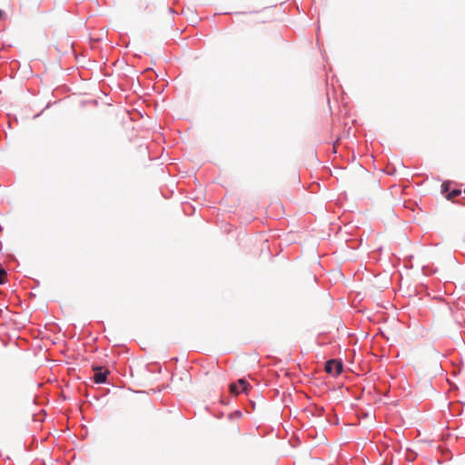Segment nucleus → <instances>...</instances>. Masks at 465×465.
<instances>
[{"label": "nucleus", "mask_w": 465, "mask_h": 465, "mask_svg": "<svg viewBox=\"0 0 465 465\" xmlns=\"http://www.w3.org/2000/svg\"><path fill=\"white\" fill-rule=\"evenodd\" d=\"M343 365L341 361L329 360L325 363V371L331 375L338 376L342 371Z\"/></svg>", "instance_id": "obj_1"}, {"label": "nucleus", "mask_w": 465, "mask_h": 465, "mask_svg": "<svg viewBox=\"0 0 465 465\" xmlns=\"http://www.w3.org/2000/svg\"><path fill=\"white\" fill-rule=\"evenodd\" d=\"M250 384L244 379H240L236 383H231L229 386L230 392L237 396L240 392L247 393Z\"/></svg>", "instance_id": "obj_2"}, {"label": "nucleus", "mask_w": 465, "mask_h": 465, "mask_svg": "<svg viewBox=\"0 0 465 465\" xmlns=\"http://www.w3.org/2000/svg\"><path fill=\"white\" fill-rule=\"evenodd\" d=\"M94 381L95 383L102 384L106 382L107 375L109 373V371L106 369H104L102 366H96L94 367Z\"/></svg>", "instance_id": "obj_3"}, {"label": "nucleus", "mask_w": 465, "mask_h": 465, "mask_svg": "<svg viewBox=\"0 0 465 465\" xmlns=\"http://www.w3.org/2000/svg\"><path fill=\"white\" fill-rule=\"evenodd\" d=\"M460 194V190L453 189L447 194V198L449 200L454 199L455 197L459 196Z\"/></svg>", "instance_id": "obj_4"}, {"label": "nucleus", "mask_w": 465, "mask_h": 465, "mask_svg": "<svg viewBox=\"0 0 465 465\" xmlns=\"http://www.w3.org/2000/svg\"><path fill=\"white\" fill-rule=\"evenodd\" d=\"M6 276V272L4 270L0 272V284L5 282V277Z\"/></svg>", "instance_id": "obj_5"}, {"label": "nucleus", "mask_w": 465, "mask_h": 465, "mask_svg": "<svg viewBox=\"0 0 465 465\" xmlns=\"http://www.w3.org/2000/svg\"><path fill=\"white\" fill-rule=\"evenodd\" d=\"M442 187H443L444 191L447 190V185L443 184Z\"/></svg>", "instance_id": "obj_6"}, {"label": "nucleus", "mask_w": 465, "mask_h": 465, "mask_svg": "<svg viewBox=\"0 0 465 465\" xmlns=\"http://www.w3.org/2000/svg\"><path fill=\"white\" fill-rule=\"evenodd\" d=\"M2 15V11L0 10V16Z\"/></svg>", "instance_id": "obj_7"}, {"label": "nucleus", "mask_w": 465, "mask_h": 465, "mask_svg": "<svg viewBox=\"0 0 465 465\" xmlns=\"http://www.w3.org/2000/svg\"><path fill=\"white\" fill-rule=\"evenodd\" d=\"M464 192H465V189H464Z\"/></svg>", "instance_id": "obj_8"}]
</instances>
